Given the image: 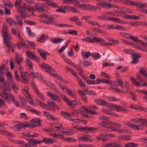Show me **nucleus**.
I'll list each match as a JSON object with an SVG mask.
<instances>
[{
	"instance_id": "1",
	"label": "nucleus",
	"mask_w": 147,
	"mask_h": 147,
	"mask_svg": "<svg viewBox=\"0 0 147 147\" xmlns=\"http://www.w3.org/2000/svg\"><path fill=\"white\" fill-rule=\"evenodd\" d=\"M1 31L3 37V43L5 45L11 44V41H10V37L8 33L7 27L6 26L2 27Z\"/></svg>"
},
{
	"instance_id": "2",
	"label": "nucleus",
	"mask_w": 147,
	"mask_h": 147,
	"mask_svg": "<svg viewBox=\"0 0 147 147\" xmlns=\"http://www.w3.org/2000/svg\"><path fill=\"white\" fill-rule=\"evenodd\" d=\"M98 18L101 20H109L121 24H124L125 23H127V22H125L124 21L120 19L113 17H110L107 16H99L98 17Z\"/></svg>"
},
{
	"instance_id": "3",
	"label": "nucleus",
	"mask_w": 147,
	"mask_h": 147,
	"mask_svg": "<svg viewBox=\"0 0 147 147\" xmlns=\"http://www.w3.org/2000/svg\"><path fill=\"white\" fill-rule=\"evenodd\" d=\"M38 65L42 70L49 73H51L52 72H55L54 69L47 64L39 63Z\"/></svg>"
},
{
	"instance_id": "4",
	"label": "nucleus",
	"mask_w": 147,
	"mask_h": 147,
	"mask_svg": "<svg viewBox=\"0 0 147 147\" xmlns=\"http://www.w3.org/2000/svg\"><path fill=\"white\" fill-rule=\"evenodd\" d=\"M109 125L107 124H103L102 126H100L99 127V129L100 130L106 131H115L117 129L113 127H112L109 126Z\"/></svg>"
},
{
	"instance_id": "5",
	"label": "nucleus",
	"mask_w": 147,
	"mask_h": 147,
	"mask_svg": "<svg viewBox=\"0 0 147 147\" xmlns=\"http://www.w3.org/2000/svg\"><path fill=\"white\" fill-rule=\"evenodd\" d=\"M28 127H30L29 125L26 123H20L14 126V129L18 131H20L22 128H26Z\"/></svg>"
},
{
	"instance_id": "6",
	"label": "nucleus",
	"mask_w": 147,
	"mask_h": 147,
	"mask_svg": "<svg viewBox=\"0 0 147 147\" xmlns=\"http://www.w3.org/2000/svg\"><path fill=\"white\" fill-rule=\"evenodd\" d=\"M37 50L38 52L39 53L41 57L45 60H46L47 59V56L50 55L49 53L44 50L39 49H38Z\"/></svg>"
},
{
	"instance_id": "7",
	"label": "nucleus",
	"mask_w": 147,
	"mask_h": 147,
	"mask_svg": "<svg viewBox=\"0 0 147 147\" xmlns=\"http://www.w3.org/2000/svg\"><path fill=\"white\" fill-rule=\"evenodd\" d=\"M109 107H114L115 109L117 111L122 112H125L127 110L123 109V107L121 106H118L117 105L112 104L111 103H109Z\"/></svg>"
},
{
	"instance_id": "8",
	"label": "nucleus",
	"mask_w": 147,
	"mask_h": 147,
	"mask_svg": "<svg viewBox=\"0 0 147 147\" xmlns=\"http://www.w3.org/2000/svg\"><path fill=\"white\" fill-rule=\"evenodd\" d=\"M105 41L104 39L99 37H94L93 39L90 37H88V42L90 43H93L94 42H96L98 43L103 42Z\"/></svg>"
},
{
	"instance_id": "9",
	"label": "nucleus",
	"mask_w": 147,
	"mask_h": 147,
	"mask_svg": "<svg viewBox=\"0 0 147 147\" xmlns=\"http://www.w3.org/2000/svg\"><path fill=\"white\" fill-rule=\"evenodd\" d=\"M50 135L55 138H60L61 140L62 141H67V138L64 137L63 134L52 133Z\"/></svg>"
},
{
	"instance_id": "10",
	"label": "nucleus",
	"mask_w": 147,
	"mask_h": 147,
	"mask_svg": "<svg viewBox=\"0 0 147 147\" xmlns=\"http://www.w3.org/2000/svg\"><path fill=\"white\" fill-rule=\"evenodd\" d=\"M94 102L97 104L100 105H106L107 106H109L110 102L105 101L101 99H96L95 100Z\"/></svg>"
},
{
	"instance_id": "11",
	"label": "nucleus",
	"mask_w": 147,
	"mask_h": 147,
	"mask_svg": "<svg viewBox=\"0 0 147 147\" xmlns=\"http://www.w3.org/2000/svg\"><path fill=\"white\" fill-rule=\"evenodd\" d=\"M3 93H0V96L4 98V100L9 104L11 102V100L9 99L8 97L9 95V94L5 92H3Z\"/></svg>"
},
{
	"instance_id": "12",
	"label": "nucleus",
	"mask_w": 147,
	"mask_h": 147,
	"mask_svg": "<svg viewBox=\"0 0 147 147\" xmlns=\"http://www.w3.org/2000/svg\"><path fill=\"white\" fill-rule=\"evenodd\" d=\"M130 78H131V81L132 82V84L136 86H140L141 87L145 86L146 87H147V83L145 82L143 85L142 84H141L139 82L136 81V80L133 78L132 76H131Z\"/></svg>"
},
{
	"instance_id": "13",
	"label": "nucleus",
	"mask_w": 147,
	"mask_h": 147,
	"mask_svg": "<svg viewBox=\"0 0 147 147\" xmlns=\"http://www.w3.org/2000/svg\"><path fill=\"white\" fill-rule=\"evenodd\" d=\"M27 141L30 142V144L33 147H37V144H40V141L36 140L29 139Z\"/></svg>"
},
{
	"instance_id": "14",
	"label": "nucleus",
	"mask_w": 147,
	"mask_h": 147,
	"mask_svg": "<svg viewBox=\"0 0 147 147\" xmlns=\"http://www.w3.org/2000/svg\"><path fill=\"white\" fill-rule=\"evenodd\" d=\"M141 56L137 53L133 54L131 55V57L133 59L131 63L132 64L137 63L139 61V59Z\"/></svg>"
},
{
	"instance_id": "15",
	"label": "nucleus",
	"mask_w": 147,
	"mask_h": 147,
	"mask_svg": "<svg viewBox=\"0 0 147 147\" xmlns=\"http://www.w3.org/2000/svg\"><path fill=\"white\" fill-rule=\"evenodd\" d=\"M102 111L104 113L109 115L114 116L116 117H119V115L117 113L110 111L109 109H104L102 110Z\"/></svg>"
},
{
	"instance_id": "16",
	"label": "nucleus",
	"mask_w": 147,
	"mask_h": 147,
	"mask_svg": "<svg viewBox=\"0 0 147 147\" xmlns=\"http://www.w3.org/2000/svg\"><path fill=\"white\" fill-rule=\"evenodd\" d=\"M44 5L42 4H39L35 7V11H38L43 13L44 10Z\"/></svg>"
},
{
	"instance_id": "17",
	"label": "nucleus",
	"mask_w": 147,
	"mask_h": 147,
	"mask_svg": "<svg viewBox=\"0 0 147 147\" xmlns=\"http://www.w3.org/2000/svg\"><path fill=\"white\" fill-rule=\"evenodd\" d=\"M47 95L49 96L51 99L54 100L56 101L59 98V97L58 95H55L51 92H48Z\"/></svg>"
},
{
	"instance_id": "18",
	"label": "nucleus",
	"mask_w": 147,
	"mask_h": 147,
	"mask_svg": "<svg viewBox=\"0 0 147 147\" xmlns=\"http://www.w3.org/2000/svg\"><path fill=\"white\" fill-rule=\"evenodd\" d=\"M40 141L41 143L42 142H44L47 144H51L54 142L53 140L52 139V138H43V140Z\"/></svg>"
},
{
	"instance_id": "19",
	"label": "nucleus",
	"mask_w": 147,
	"mask_h": 147,
	"mask_svg": "<svg viewBox=\"0 0 147 147\" xmlns=\"http://www.w3.org/2000/svg\"><path fill=\"white\" fill-rule=\"evenodd\" d=\"M61 114L66 119L71 121V115L69 113L62 111L61 113Z\"/></svg>"
},
{
	"instance_id": "20",
	"label": "nucleus",
	"mask_w": 147,
	"mask_h": 147,
	"mask_svg": "<svg viewBox=\"0 0 147 147\" xmlns=\"http://www.w3.org/2000/svg\"><path fill=\"white\" fill-rule=\"evenodd\" d=\"M16 57L15 58V61L17 63L18 65H20L22 61V59L21 56L18 54L17 52L15 53Z\"/></svg>"
},
{
	"instance_id": "21",
	"label": "nucleus",
	"mask_w": 147,
	"mask_h": 147,
	"mask_svg": "<svg viewBox=\"0 0 147 147\" xmlns=\"http://www.w3.org/2000/svg\"><path fill=\"white\" fill-rule=\"evenodd\" d=\"M47 19H48V20H46V24L49 25L54 24L55 25H56V24L54 23V18L53 17L48 15L47 18Z\"/></svg>"
},
{
	"instance_id": "22",
	"label": "nucleus",
	"mask_w": 147,
	"mask_h": 147,
	"mask_svg": "<svg viewBox=\"0 0 147 147\" xmlns=\"http://www.w3.org/2000/svg\"><path fill=\"white\" fill-rule=\"evenodd\" d=\"M147 122V119H146L140 118L138 125L140 126L146 127Z\"/></svg>"
},
{
	"instance_id": "23",
	"label": "nucleus",
	"mask_w": 147,
	"mask_h": 147,
	"mask_svg": "<svg viewBox=\"0 0 147 147\" xmlns=\"http://www.w3.org/2000/svg\"><path fill=\"white\" fill-rule=\"evenodd\" d=\"M97 7L90 4H86V10L88 11H95L97 10Z\"/></svg>"
},
{
	"instance_id": "24",
	"label": "nucleus",
	"mask_w": 147,
	"mask_h": 147,
	"mask_svg": "<svg viewBox=\"0 0 147 147\" xmlns=\"http://www.w3.org/2000/svg\"><path fill=\"white\" fill-rule=\"evenodd\" d=\"M91 137L90 136L84 135V136L80 137L78 139L80 141L87 142L88 141V140Z\"/></svg>"
},
{
	"instance_id": "25",
	"label": "nucleus",
	"mask_w": 147,
	"mask_h": 147,
	"mask_svg": "<svg viewBox=\"0 0 147 147\" xmlns=\"http://www.w3.org/2000/svg\"><path fill=\"white\" fill-rule=\"evenodd\" d=\"M118 138L120 139L127 141L131 139V136L130 135H122L119 136Z\"/></svg>"
},
{
	"instance_id": "26",
	"label": "nucleus",
	"mask_w": 147,
	"mask_h": 147,
	"mask_svg": "<svg viewBox=\"0 0 147 147\" xmlns=\"http://www.w3.org/2000/svg\"><path fill=\"white\" fill-rule=\"evenodd\" d=\"M81 54L84 58H87L91 56L92 53L89 51L86 52V51H84L81 52Z\"/></svg>"
},
{
	"instance_id": "27",
	"label": "nucleus",
	"mask_w": 147,
	"mask_h": 147,
	"mask_svg": "<svg viewBox=\"0 0 147 147\" xmlns=\"http://www.w3.org/2000/svg\"><path fill=\"white\" fill-rule=\"evenodd\" d=\"M106 123H107V124L109 125H111L112 126H115V127H113L117 129H120L121 127V125L118 123H115L114 122H112L111 121H107Z\"/></svg>"
},
{
	"instance_id": "28",
	"label": "nucleus",
	"mask_w": 147,
	"mask_h": 147,
	"mask_svg": "<svg viewBox=\"0 0 147 147\" xmlns=\"http://www.w3.org/2000/svg\"><path fill=\"white\" fill-rule=\"evenodd\" d=\"M107 13L109 14L112 15L114 16H121L122 15V13L118 11H112L107 12Z\"/></svg>"
},
{
	"instance_id": "29",
	"label": "nucleus",
	"mask_w": 147,
	"mask_h": 147,
	"mask_svg": "<svg viewBox=\"0 0 147 147\" xmlns=\"http://www.w3.org/2000/svg\"><path fill=\"white\" fill-rule=\"evenodd\" d=\"M64 40V39L61 38H50L51 41L54 44L58 43L61 42L63 41Z\"/></svg>"
},
{
	"instance_id": "30",
	"label": "nucleus",
	"mask_w": 147,
	"mask_h": 147,
	"mask_svg": "<svg viewBox=\"0 0 147 147\" xmlns=\"http://www.w3.org/2000/svg\"><path fill=\"white\" fill-rule=\"evenodd\" d=\"M1 91L3 92L11 91V88L9 87V85H6L5 86H1Z\"/></svg>"
},
{
	"instance_id": "31",
	"label": "nucleus",
	"mask_w": 147,
	"mask_h": 147,
	"mask_svg": "<svg viewBox=\"0 0 147 147\" xmlns=\"http://www.w3.org/2000/svg\"><path fill=\"white\" fill-rule=\"evenodd\" d=\"M36 102L39 104L40 106L45 109H48V106L44 103L38 100H36Z\"/></svg>"
},
{
	"instance_id": "32",
	"label": "nucleus",
	"mask_w": 147,
	"mask_h": 147,
	"mask_svg": "<svg viewBox=\"0 0 147 147\" xmlns=\"http://www.w3.org/2000/svg\"><path fill=\"white\" fill-rule=\"evenodd\" d=\"M21 9H19L18 10V12L21 15V17L23 18L28 17V15L27 13L25 11H22Z\"/></svg>"
},
{
	"instance_id": "33",
	"label": "nucleus",
	"mask_w": 147,
	"mask_h": 147,
	"mask_svg": "<svg viewBox=\"0 0 147 147\" xmlns=\"http://www.w3.org/2000/svg\"><path fill=\"white\" fill-rule=\"evenodd\" d=\"M78 102L76 100H70L68 103H67V104L68 106H70L72 108H74L76 105H77Z\"/></svg>"
},
{
	"instance_id": "34",
	"label": "nucleus",
	"mask_w": 147,
	"mask_h": 147,
	"mask_svg": "<svg viewBox=\"0 0 147 147\" xmlns=\"http://www.w3.org/2000/svg\"><path fill=\"white\" fill-rule=\"evenodd\" d=\"M49 36L47 35H42L39 38L38 41L41 42H44L45 40L47 39Z\"/></svg>"
},
{
	"instance_id": "35",
	"label": "nucleus",
	"mask_w": 147,
	"mask_h": 147,
	"mask_svg": "<svg viewBox=\"0 0 147 147\" xmlns=\"http://www.w3.org/2000/svg\"><path fill=\"white\" fill-rule=\"evenodd\" d=\"M21 0H16L14 3L15 7L19 9H20L21 7Z\"/></svg>"
},
{
	"instance_id": "36",
	"label": "nucleus",
	"mask_w": 147,
	"mask_h": 147,
	"mask_svg": "<svg viewBox=\"0 0 147 147\" xmlns=\"http://www.w3.org/2000/svg\"><path fill=\"white\" fill-rule=\"evenodd\" d=\"M26 62L28 67L30 69L33 68V65L32 61L28 59H26Z\"/></svg>"
},
{
	"instance_id": "37",
	"label": "nucleus",
	"mask_w": 147,
	"mask_h": 147,
	"mask_svg": "<svg viewBox=\"0 0 147 147\" xmlns=\"http://www.w3.org/2000/svg\"><path fill=\"white\" fill-rule=\"evenodd\" d=\"M119 34L121 36L126 38H129L130 36L131 35L130 34L123 32H120Z\"/></svg>"
},
{
	"instance_id": "38",
	"label": "nucleus",
	"mask_w": 147,
	"mask_h": 147,
	"mask_svg": "<svg viewBox=\"0 0 147 147\" xmlns=\"http://www.w3.org/2000/svg\"><path fill=\"white\" fill-rule=\"evenodd\" d=\"M99 118L102 120H104L103 122V124H107L106 123L107 121H109V118L107 117H105L104 116H99Z\"/></svg>"
},
{
	"instance_id": "39",
	"label": "nucleus",
	"mask_w": 147,
	"mask_h": 147,
	"mask_svg": "<svg viewBox=\"0 0 147 147\" xmlns=\"http://www.w3.org/2000/svg\"><path fill=\"white\" fill-rule=\"evenodd\" d=\"M58 8V9L56 10V12L63 13H65L66 12V11L65 10V5L59 6V7Z\"/></svg>"
},
{
	"instance_id": "40",
	"label": "nucleus",
	"mask_w": 147,
	"mask_h": 147,
	"mask_svg": "<svg viewBox=\"0 0 147 147\" xmlns=\"http://www.w3.org/2000/svg\"><path fill=\"white\" fill-rule=\"evenodd\" d=\"M46 4L52 7L57 8L59 7V6L57 3L52 2L51 1H49L47 2Z\"/></svg>"
},
{
	"instance_id": "41",
	"label": "nucleus",
	"mask_w": 147,
	"mask_h": 147,
	"mask_svg": "<svg viewBox=\"0 0 147 147\" xmlns=\"http://www.w3.org/2000/svg\"><path fill=\"white\" fill-rule=\"evenodd\" d=\"M57 26L61 27H67L69 28L72 26V25L67 24H61L60 23L56 24Z\"/></svg>"
},
{
	"instance_id": "42",
	"label": "nucleus",
	"mask_w": 147,
	"mask_h": 147,
	"mask_svg": "<svg viewBox=\"0 0 147 147\" xmlns=\"http://www.w3.org/2000/svg\"><path fill=\"white\" fill-rule=\"evenodd\" d=\"M138 144L133 142H129L125 144V147H136L138 146Z\"/></svg>"
},
{
	"instance_id": "43",
	"label": "nucleus",
	"mask_w": 147,
	"mask_h": 147,
	"mask_svg": "<svg viewBox=\"0 0 147 147\" xmlns=\"http://www.w3.org/2000/svg\"><path fill=\"white\" fill-rule=\"evenodd\" d=\"M12 33L14 35L17 36L18 37L20 38V33L19 31H16L15 29L14 28H12Z\"/></svg>"
},
{
	"instance_id": "44",
	"label": "nucleus",
	"mask_w": 147,
	"mask_h": 147,
	"mask_svg": "<svg viewBox=\"0 0 147 147\" xmlns=\"http://www.w3.org/2000/svg\"><path fill=\"white\" fill-rule=\"evenodd\" d=\"M26 55L28 56V58H30L31 59H34L35 57V55L32 52H27Z\"/></svg>"
},
{
	"instance_id": "45",
	"label": "nucleus",
	"mask_w": 147,
	"mask_h": 147,
	"mask_svg": "<svg viewBox=\"0 0 147 147\" xmlns=\"http://www.w3.org/2000/svg\"><path fill=\"white\" fill-rule=\"evenodd\" d=\"M94 59L98 60L101 57V55L98 53H93L91 55Z\"/></svg>"
},
{
	"instance_id": "46",
	"label": "nucleus",
	"mask_w": 147,
	"mask_h": 147,
	"mask_svg": "<svg viewBox=\"0 0 147 147\" xmlns=\"http://www.w3.org/2000/svg\"><path fill=\"white\" fill-rule=\"evenodd\" d=\"M26 100L31 105H33L34 106H36V103H34L33 100L31 97V96L30 97H26Z\"/></svg>"
},
{
	"instance_id": "47",
	"label": "nucleus",
	"mask_w": 147,
	"mask_h": 147,
	"mask_svg": "<svg viewBox=\"0 0 147 147\" xmlns=\"http://www.w3.org/2000/svg\"><path fill=\"white\" fill-rule=\"evenodd\" d=\"M19 38V41L20 43L22 46L26 48L28 47V45L26 44L24 40L21 37Z\"/></svg>"
},
{
	"instance_id": "48",
	"label": "nucleus",
	"mask_w": 147,
	"mask_h": 147,
	"mask_svg": "<svg viewBox=\"0 0 147 147\" xmlns=\"http://www.w3.org/2000/svg\"><path fill=\"white\" fill-rule=\"evenodd\" d=\"M25 74H21L20 81L23 83H27V80L26 78Z\"/></svg>"
},
{
	"instance_id": "49",
	"label": "nucleus",
	"mask_w": 147,
	"mask_h": 147,
	"mask_svg": "<svg viewBox=\"0 0 147 147\" xmlns=\"http://www.w3.org/2000/svg\"><path fill=\"white\" fill-rule=\"evenodd\" d=\"M3 1L4 4L6 6L11 7H13V5L12 3L9 0H7L6 1H5L3 0Z\"/></svg>"
},
{
	"instance_id": "50",
	"label": "nucleus",
	"mask_w": 147,
	"mask_h": 147,
	"mask_svg": "<svg viewBox=\"0 0 147 147\" xmlns=\"http://www.w3.org/2000/svg\"><path fill=\"white\" fill-rule=\"evenodd\" d=\"M67 92L69 95L71 96L72 97L74 98H76L75 94L73 92V91H71L70 89L67 88Z\"/></svg>"
},
{
	"instance_id": "51",
	"label": "nucleus",
	"mask_w": 147,
	"mask_h": 147,
	"mask_svg": "<svg viewBox=\"0 0 147 147\" xmlns=\"http://www.w3.org/2000/svg\"><path fill=\"white\" fill-rule=\"evenodd\" d=\"M61 132L63 133H65L68 135H73L74 134V131L71 129H69V130L68 131H62Z\"/></svg>"
},
{
	"instance_id": "52",
	"label": "nucleus",
	"mask_w": 147,
	"mask_h": 147,
	"mask_svg": "<svg viewBox=\"0 0 147 147\" xmlns=\"http://www.w3.org/2000/svg\"><path fill=\"white\" fill-rule=\"evenodd\" d=\"M5 74L6 76L8 79V80L11 82H10V83H11V82H12L13 81L11 74L9 72H6Z\"/></svg>"
},
{
	"instance_id": "53",
	"label": "nucleus",
	"mask_w": 147,
	"mask_h": 147,
	"mask_svg": "<svg viewBox=\"0 0 147 147\" xmlns=\"http://www.w3.org/2000/svg\"><path fill=\"white\" fill-rule=\"evenodd\" d=\"M102 7L106 8L109 9L112 7H114V6H113V4H107L105 3H102Z\"/></svg>"
},
{
	"instance_id": "54",
	"label": "nucleus",
	"mask_w": 147,
	"mask_h": 147,
	"mask_svg": "<svg viewBox=\"0 0 147 147\" xmlns=\"http://www.w3.org/2000/svg\"><path fill=\"white\" fill-rule=\"evenodd\" d=\"M145 4L143 3L142 2H137L136 6L137 7H140L144 9L145 6Z\"/></svg>"
},
{
	"instance_id": "55",
	"label": "nucleus",
	"mask_w": 147,
	"mask_h": 147,
	"mask_svg": "<svg viewBox=\"0 0 147 147\" xmlns=\"http://www.w3.org/2000/svg\"><path fill=\"white\" fill-rule=\"evenodd\" d=\"M76 78L77 79V81L80 83V85L81 87L82 88V87H85V85L83 82L78 77H77Z\"/></svg>"
},
{
	"instance_id": "56",
	"label": "nucleus",
	"mask_w": 147,
	"mask_h": 147,
	"mask_svg": "<svg viewBox=\"0 0 147 147\" xmlns=\"http://www.w3.org/2000/svg\"><path fill=\"white\" fill-rule=\"evenodd\" d=\"M36 94H37L40 100L44 101V96L43 94L41 93L40 91L37 92Z\"/></svg>"
},
{
	"instance_id": "57",
	"label": "nucleus",
	"mask_w": 147,
	"mask_h": 147,
	"mask_svg": "<svg viewBox=\"0 0 147 147\" xmlns=\"http://www.w3.org/2000/svg\"><path fill=\"white\" fill-rule=\"evenodd\" d=\"M115 29L117 30H122L123 31H125L126 30L125 27L117 25L115 26Z\"/></svg>"
},
{
	"instance_id": "58",
	"label": "nucleus",
	"mask_w": 147,
	"mask_h": 147,
	"mask_svg": "<svg viewBox=\"0 0 147 147\" xmlns=\"http://www.w3.org/2000/svg\"><path fill=\"white\" fill-rule=\"evenodd\" d=\"M51 75L53 76L54 78H56L58 80H62V78L60 76H59L57 74H53L50 73Z\"/></svg>"
},
{
	"instance_id": "59",
	"label": "nucleus",
	"mask_w": 147,
	"mask_h": 147,
	"mask_svg": "<svg viewBox=\"0 0 147 147\" xmlns=\"http://www.w3.org/2000/svg\"><path fill=\"white\" fill-rule=\"evenodd\" d=\"M102 137H105V134L103 133H100L99 135L96 136V138L98 140H101L102 139Z\"/></svg>"
},
{
	"instance_id": "60",
	"label": "nucleus",
	"mask_w": 147,
	"mask_h": 147,
	"mask_svg": "<svg viewBox=\"0 0 147 147\" xmlns=\"http://www.w3.org/2000/svg\"><path fill=\"white\" fill-rule=\"evenodd\" d=\"M42 121H41L40 118H36L33 119H32V122L34 123H40Z\"/></svg>"
},
{
	"instance_id": "61",
	"label": "nucleus",
	"mask_w": 147,
	"mask_h": 147,
	"mask_svg": "<svg viewBox=\"0 0 147 147\" xmlns=\"http://www.w3.org/2000/svg\"><path fill=\"white\" fill-rule=\"evenodd\" d=\"M68 34H72L73 35H77V32L73 29H71L69 30L68 31Z\"/></svg>"
},
{
	"instance_id": "62",
	"label": "nucleus",
	"mask_w": 147,
	"mask_h": 147,
	"mask_svg": "<svg viewBox=\"0 0 147 147\" xmlns=\"http://www.w3.org/2000/svg\"><path fill=\"white\" fill-rule=\"evenodd\" d=\"M24 23L27 24H28L30 25H35L36 24V23L31 21L26 20L24 21Z\"/></svg>"
},
{
	"instance_id": "63",
	"label": "nucleus",
	"mask_w": 147,
	"mask_h": 147,
	"mask_svg": "<svg viewBox=\"0 0 147 147\" xmlns=\"http://www.w3.org/2000/svg\"><path fill=\"white\" fill-rule=\"evenodd\" d=\"M23 93L24 95L26 97H30V95L29 94L28 91L25 89L23 90Z\"/></svg>"
},
{
	"instance_id": "64",
	"label": "nucleus",
	"mask_w": 147,
	"mask_h": 147,
	"mask_svg": "<svg viewBox=\"0 0 147 147\" xmlns=\"http://www.w3.org/2000/svg\"><path fill=\"white\" fill-rule=\"evenodd\" d=\"M140 74L143 75L144 77H147V73L143 69H141L140 71Z\"/></svg>"
}]
</instances>
